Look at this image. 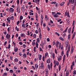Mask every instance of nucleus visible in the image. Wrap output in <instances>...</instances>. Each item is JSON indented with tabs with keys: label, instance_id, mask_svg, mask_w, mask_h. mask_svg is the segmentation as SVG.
Returning a JSON list of instances; mask_svg holds the SVG:
<instances>
[{
	"label": "nucleus",
	"instance_id": "f3484780",
	"mask_svg": "<svg viewBox=\"0 0 76 76\" xmlns=\"http://www.w3.org/2000/svg\"><path fill=\"white\" fill-rule=\"evenodd\" d=\"M68 29V27H67L66 28L65 30L63 32V33H65L66 32H67V31Z\"/></svg>",
	"mask_w": 76,
	"mask_h": 76
},
{
	"label": "nucleus",
	"instance_id": "bf43d9fd",
	"mask_svg": "<svg viewBox=\"0 0 76 76\" xmlns=\"http://www.w3.org/2000/svg\"><path fill=\"white\" fill-rule=\"evenodd\" d=\"M64 55V51H62L61 52V56H63Z\"/></svg>",
	"mask_w": 76,
	"mask_h": 76
},
{
	"label": "nucleus",
	"instance_id": "69168bd1",
	"mask_svg": "<svg viewBox=\"0 0 76 76\" xmlns=\"http://www.w3.org/2000/svg\"><path fill=\"white\" fill-rule=\"evenodd\" d=\"M45 19H48V18L47 17V15H45Z\"/></svg>",
	"mask_w": 76,
	"mask_h": 76
},
{
	"label": "nucleus",
	"instance_id": "c85d7f7f",
	"mask_svg": "<svg viewBox=\"0 0 76 76\" xmlns=\"http://www.w3.org/2000/svg\"><path fill=\"white\" fill-rule=\"evenodd\" d=\"M76 34V32H75L74 34H73L72 36V38H74V37H75V34Z\"/></svg>",
	"mask_w": 76,
	"mask_h": 76
},
{
	"label": "nucleus",
	"instance_id": "f03ea898",
	"mask_svg": "<svg viewBox=\"0 0 76 76\" xmlns=\"http://www.w3.org/2000/svg\"><path fill=\"white\" fill-rule=\"evenodd\" d=\"M41 66H40L39 67V69H42L44 70V69L45 66H44V64L43 63H41Z\"/></svg>",
	"mask_w": 76,
	"mask_h": 76
},
{
	"label": "nucleus",
	"instance_id": "864d4df0",
	"mask_svg": "<svg viewBox=\"0 0 76 76\" xmlns=\"http://www.w3.org/2000/svg\"><path fill=\"white\" fill-rule=\"evenodd\" d=\"M73 65H72L71 66V70H73Z\"/></svg>",
	"mask_w": 76,
	"mask_h": 76
},
{
	"label": "nucleus",
	"instance_id": "58836bf2",
	"mask_svg": "<svg viewBox=\"0 0 76 76\" xmlns=\"http://www.w3.org/2000/svg\"><path fill=\"white\" fill-rule=\"evenodd\" d=\"M3 75L4 76H7V73L6 72L4 73Z\"/></svg>",
	"mask_w": 76,
	"mask_h": 76
},
{
	"label": "nucleus",
	"instance_id": "c756f323",
	"mask_svg": "<svg viewBox=\"0 0 76 76\" xmlns=\"http://www.w3.org/2000/svg\"><path fill=\"white\" fill-rule=\"evenodd\" d=\"M23 57L24 58L26 57V53H24L23 55Z\"/></svg>",
	"mask_w": 76,
	"mask_h": 76
},
{
	"label": "nucleus",
	"instance_id": "4c0bfd02",
	"mask_svg": "<svg viewBox=\"0 0 76 76\" xmlns=\"http://www.w3.org/2000/svg\"><path fill=\"white\" fill-rule=\"evenodd\" d=\"M34 52H36V47H34Z\"/></svg>",
	"mask_w": 76,
	"mask_h": 76
},
{
	"label": "nucleus",
	"instance_id": "cd10ccee",
	"mask_svg": "<svg viewBox=\"0 0 76 76\" xmlns=\"http://www.w3.org/2000/svg\"><path fill=\"white\" fill-rule=\"evenodd\" d=\"M23 18V17L21 15L20 16V20H22Z\"/></svg>",
	"mask_w": 76,
	"mask_h": 76
},
{
	"label": "nucleus",
	"instance_id": "72a5a7b5",
	"mask_svg": "<svg viewBox=\"0 0 76 76\" xmlns=\"http://www.w3.org/2000/svg\"><path fill=\"white\" fill-rule=\"evenodd\" d=\"M61 69V65H59V71H60Z\"/></svg>",
	"mask_w": 76,
	"mask_h": 76
},
{
	"label": "nucleus",
	"instance_id": "a18cd8bd",
	"mask_svg": "<svg viewBox=\"0 0 76 76\" xmlns=\"http://www.w3.org/2000/svg\"><path fill=\"white\" fill-rule=\"evenodd\" d=\"M53 45H56V42L55 41L53 42Z\"/></svg>",
	"mask_w": 76,
	"mask_h": 76
},
{
	"label": "nucleus",
	"instance_id": "79ce46f5",
	"mask_svg": "<svg viewBox=\"0 0 76 76\" xmlns=\"http://www.w3.org/2000/svg\"><path fill=\"white\" fill-rule=\"evenodd\" d=\"M36 46L37 48H38V43H36Z\"/></svg>",
	"mask_w": 76,
	"mask_h": 76
},
{
	"label": "nucleus",
	"instance_id": "2eb2a0df",
	"mask_svg": "<svg viewBox=\"0 0 76 76\" xmlns=\"http://www.w3.org/2000/svg\"><path fill=\"white\" fill-rule=\"evenodd\" d=\"M35 67L36 69H38V64H35Z\"/></svg>",
	"mask_w": 76,
	"mask_h": 76
},
{
	"label": "nucleus",
	"instance_id": "7ed1b4c3",
	"mask_svg": "<svg viewBox=\"0 0 76 76\" xmlns=\"http://www.w3.org/2000/svg\"><path fill=\"white\" fill-rule=\"evenodd\" d=\"M50 54L51 55L52 58L53 59H54L55 58V54L54 53H53V52H51L50 53Z\"/></svg>",
	"mask_w": 76,
	"mask_h": 76
},
{
	"label": "nucleus",
	"instance_id": "37998d69",
	"mask_svg": "<svg viewBox=\"0 0 76 76\" xmlns=\"http://www.w3.org/2000/svg\"><path fill=\"white\" fill-rule=\"evenodd\" d=\"M56 1H52V2L51 3V4H56Z\"/></svg>",
	"mask_w": 76,
	"mask_h": 76
},
{
	"label": "nucleus",
	"instance_id": "09e8293b",
	"mask_svg": "<svg viewBox=\"0 0 76 76\" xmlns=\"http://www.w3.org/2000/svg\"><path fill=\"white\" fill-rule=\"evenodd\" d=\"M26 47V45L25 44H23V48H25Z\"/></svg>",
	"mask_w": 76,
	"mask_h": 76
},
{
	"label": "nucleus",
	"instance_id": "4468645a",
	"mask_svg": "<svg viewBox=\"0 0 76 76\" xmlns=\"http://www.w3.org/2000/svg\"><path fill=\"white\" fill-rule=\"evenodd\" d=\"M7 20L8 21V23H10V20H9V17H8L7 19Z\"/></svg>",
	"mask_w": 76,
	"mask_h": 76
},
{
	"label": "nucleus",
	"instance_id": "9d476101",
	"mask_svg": "<svg viewBox=\"0 0 76 76\" xmlns=\"http://www.w3.org/2000/svg\"><path fill=\"white\" fill-rule=\"evenodd\" d=\"M10 11L11 12H13V11H14V9L12 8H10Z\"/></svg>",
	"mask_w": 76,
	"mask_h": 76
},
{
	"label": "nucleus",
	"instance_id": "6ab92c4d",
	"mask_svg": "<svg viewBox=\"0 0 76 76\" xmlns=\"http://www.w3.org/2000/svg\"><path fill=\"white\" fill-rule=\"evenodd\" d=\"M14 61L15 62H16V63H18V59L17 58H15L14 59Z\"/></svg>",
	"mask_w": 76,
	"mask_h": 76
},
{
	"label": "nucleus",
	"instance_id": "f257e3e1",
	"mask_svg": "<svg viewBox=\"0 0 76 76\" xmlns=\"http://www.w3.org/2000/svg\"><path fill=\"white\" fill-rule=\"evenodd\" d=\"M60 45H61V43L59 42L58 41H56V47L58 48L59 47V48H60Z\"/></svg>",
	"mask_w": 76,
	"mask_h": 76
},
{
	"label": "nucleus",
	"instance_id": "e2e57ef3",
	"mask_svg": "<svg viewBox=\"0 0 76 76\" xmlns=\"http://www.w3.org/2000/svg\"><path fill=\"white\" fill-rule=\"evenodd\" d=\"M6 44H7V41H6L5 42L4 44V46H5L6 45Z\"/></svg>",
	"mask_w": 76,
	"mask_h": 76
},
{
	"label": "nucleus",
	"instance_id": "412c9836",
	"mask_svg": "<svg viewBox=\"0 0 76 76\" xmlns=\"http://www.w3.org/2000/svg\"><path fill=\"white\" fill-rule=\"evenodd\" d=\"M45 72H46V75L48 74V69H46L45 70Z\"/></svg>",
	"mask_w": 76,
	"mask_h": 76
},
{
	"label": "nucleus",
	"instance_id": "20e7f679",
	"mask_svg": "<svg viewBox=\"0 0 76 76\" xmlns=\"http://www.w3.org/2000/svg\"><path fill=\"white\" fill-rule=\"evenodd\" d=\"M39 32H40V35H39V37L40 38H41V36H42V35H41V28H39V29H38Z\"/></svg>",
	"mask_w": 76,
	"mask_h": 76
},
{
	"label": "nucleus",
	"instance_id": "a211bd4d",
	"mask_svg": "<svg viewBox=\"0 0 76 76\" xmlns=\"http://www.w3.org/2000/svg\"><path fill=\"white\" fill-rule=\"evenodd\" d=\"M47 63H50V60L48 59L47 60Z\"/></svg>",
	"mask_w": 76,
	"mask_h": 76
},
{
	"label": "nucleus",
	"instance_id": "ea45409f",
	"mask_svg": "<svg viewBox=\"0 0 76 76\" xmlns=\"http://www.w3.org/2000/svg\"><path fill=\"white\" fill-rule=\"evenodd\" d=\"M29 15H34V13H33L32 12L31 13V12H29Z\"/></svg>",
	"mask_w": 76,
	"mask_h": 76
},
{
	"label": "nucleus",
	"instance_id": "8fccbe9b",
	"mask_svg": "<svg viewBox=\"0 0 76 76\" xmlns=\"http://www.w3.org/2000/svg\"><path fill=\"white\" fill-rule=\"evenodd\" d=\"M22 10H24L25 9V7H21Z\"/></svg>",
	"mask_w": 76,
	"mask_h": 76
},
{
	"label": "nucleus",
	"instance_id": "5fc2aeb1",
	"mask_svg": "<svg viewBox=\"0 0 76 76\" xmlns=\"http://www.w3.org/2000/svg\"><path fill=\"white\" fill-rule=\"evenodd\" d=\"M19 44L20 45H22V42H19Z\"/></svg>",
	"mask_w": 76,
	"mask_h": 76
},
{
	"label": "nucleus",
	"instance_id": "680f3d73",
	"mask_svg": "<svg viewBox=\"0 0 76 76\" xmlns=\"http://www.w3.org/2000/svg\"><path fill=\"white\" fill-rule=\"evenodd\" d=\"M3 26H6V24H5V23H3L2 24Z\"/></svg>",
	"mask_w": 76,
	"mask_h": 76
},
{
	"label": "nucleus",
	"instance_id": "4d7b16f0",
	"mask_svg": "<svg viewBox=\"0 0 76 76\" xmlns=\"http://www.w3.org/2000/svg\"><path fill=\"white\" fill-rule=\"evenodd\" d=\"M20 22L19 21H17V25H19V23Z\"/></svg>",
	"mask_w": 76,
	"mask_h": 76
},
{
	"label": "nucleus",
	"instance_id": "b1692460",
	"mask_svg": "<svg viewBox=\"0 0 76 76\" xmlns=\"http://www.w3.org/2000/svg\"><path fill=\"white\" fill-rule=\"evenodd\" d=\"M73 75H76V71L75 70L73 71Z\"/></svg>",
	"mask_w": 76,
	"mask_h": 76
},
{
	"label": "nucleus",
	"instance_id": "bb28decb",
	"mask_svg": "<svg viewBox=\"0 0 76 76\" xmlns=\"http://www.w3.org/2000/svg\"><path fill=\"white\" fill-rule=\"evenodd\" d=\"M10 72L11 73H13V71L12 69H10Z\"/></svg>",
	"mask_w": 76,
	"mask_h": 76
},
{
	"label": "nucleus",
	"instance_id": "e433bc0d",
	"mask_svg": "<svg viewBox=\"0 0 76 76\" xmlns=\"http://www.w3.org/2000/svg\"><path fill=\"white\" fill-rule=\"evenodd\" d=\"M67 17H69V18H70V15H69V12L67 13Z\"/></svg>",
	"mask_w": 76,
	"mask_h": 76
},
{
	"label": "nucleus",
	"instance_id": "dca6fc26",
	"mask_svg": "<svg viewBox=\"0 0 76 76\" xmlns=\"http://www.w3.org/2000/svg\"><path fill=\"white\" fill-rule=\"evenodd\" d=\"M21 37H25V34H24L22 33L21 34Z\"/></svg>",
	"mask_w": 76,
	"mask_h": 76
},
{
	"label": "nucleus",
	"instance_id": "39448f33",
	"mask_svg": "<svg viewBox=\"0 0 76 76\" xmlns=\"http://www.w3.org/2000/svg\"><path fill=\"white\" fill-rule=\"evenodd\" d=\"M38 57L40 61V60H41V59L42 58V55H40L39 54V55L38 56Z\"/></svg>",
	"mask_w": 76,
	"mask_h": 76
},
{
	"label": "nucleus",
	"instance_id": "473e14b6",
	"mask_svg": "<svg viewBox=\"0 0 76 76\" xmlns=\"http://www.w3.org/2000/svg\"><path fill=\"white\" fill-rule=\"evenodd\" d=\"M45 56H43L42 57V60L43 61H45Z\"/></svg>",
	"mask_w": 76,
	"mask_h": 76
},
{
	"label": "nucleus",
	"instance_id": "49530a36",
	"mask_svg": "<svg viewBox=\"0 0 76 76\" xmlns=\"http://www.w3.org/2000/svg\"><path fill=\"white\" fill-rule=\"evenodd\" d=\"M32 44L33 45H35V42H32Z\"/></svg>",
	"mask_w": 76,
	"mask_h": 76
},
{
	"label": "nucleus",
	"instance_id": "13d9d810",
	"mask_svg": "<svg viewBox=\"0 0 76 76\" xmlns=\"http://www.w3.org/2000/svg\"><path fill=\"white\" fill-rule=\"evenodd\" d=\"M55 34L56 35H57L58 36H59V35H60V34H59L57 32H55Z\"/></svg>",
	"mask_w": 76,
	"mask_h": 76
},
{
	"label": "nucleus",
	"instance_id": "f8f14e48",
	"mask_svg": "<svg viewBox=\"0 0 76 76\" xmlns=\"http://www.w3.org/2000/svg\"><path fill=\"white\" fill-rule=\"evenodd\" d=\"M8 38H10V35H9V34H7V35L6 36L7 38H8Z\"/></svg>",
	"mask_w": 76,
	"mask_h": 76
},
{
	"label": "nucleus",
	"instance_id": "a19ab883",
	"mask_svg": "<svg viewBox=\"0 0 76 76\" xmlns=\"http://www.w3.org/2000/svg\"><path fill=\"white\" fill-rule=\"evenodd\" d=\"M47 56H48V52H46L45 54V57H47Z\"/></svg>",
	"mask_w": 76,
	"mask_h": 76
},
{
	"label": "nucleus",
	"instance_id": "9b49d317",
	"mask_svg": "<svg viewBox=\"0 0 76 76\" xmlns=\"http://www.w3.org/2000/svg\"><path fill=\"white\" fill-rule=\"evenodd\" d=\"M73 46H72L71 51V54H73Z\"/></svg>",
	"mask_w": 76,
	"mask_h": 76
},
{
	"label": "nucleus",
	"instance_id": "4be33fe9",
	"mask_svg": "<svg viewBox=\"0 0 76 76\" xmlns=\"http://www.w3.org/2000/svg\"><path fill=\"white\" fill-rule=\"evenodd\" d=\"M48 67L49 70H50V69H51V66H50V65H48Z\"/></svg>",
	"mask_w": 76,
	"mask_h": 76
},
{
	"label": "nucleus",
	"instance_id": "423d86ee",
	"mask_svg": "<svg viewBox=\"0 0 76 76\" xmlns=\"http://www.w3.org/2000/svg\"><path fill=\"white\" fill-rule=\"evenodd\" d=\"M62 58V56H60L58 58V61H61Z\"/></svg>",
	"mask_w": 76,
	"mask_h": 76
},
{
	"label": "nucleus",
	"instance_id": "5701e85b",
	"mask_svg": "<svg viewBox=\"0 0 76 76\" xmlns=\"http://www.w3.org/2000/svg\"><path fill=\"white\" fill-rule=\"evenodd\" d=\"M55 53H56V54H58V52H57V50L56 49H55Z\"/></svg>",
	"mask_w": 76,
	"mask_h": 76
},
{
	"label": "nucleus",
	"instance_id": "a878e982",
	"mask_svg": "<svg viewBox=\"0 0 76 76\" xmlns=\"http://www.w3.org/2000/svg\"><path fill=\"white\" fill-rule=\"evenodd\" d=\"M71 31V28H69L68 30V32L69 34L70 32Z\"/></svg>",
	"mask_w": 76,
	"mask_h": 76
},
{
	"label": "nucleus",
	"instance_id": "2f4dec72",
	"mask_svg": "<svg viewBox=\"0 0 76 76\" xmlns=\"http://www.w3.org/2000/svg\"><path fill=\"white\" fill-rule=\"evenodd\" d=\"M25 26H26V25L24 23H23V25L22 26H23V28H25Z\"/></svg>",
	"mask_w": 76,
	"mask_h": 76
},
{
	"label": "nucleus",
	"instance_id": "7c9ffc66",
	"mask_svg": "<svg viewBox=\"0 0 76 76\" xmlns=\"http://www.w3.org/2000/svg\"><path fill=\"white\" fill-rule=\"evenodd\" d=\"M65 60V55H64V57L63 58V62L64 63V61Z\"/></svg>",
	"mask_w": 76,
	"mask_h": 76
},
{
	"label": "nucleus",
	"instance_id": "de8ad7c7",
	"mask_svg": "<svg viewBox=\"0 0 76 76\" xmlns=\"http://www.w3.org/2000/svg\"><path fill=\"white\" fill-rule=\"evenodd\" d=\"M75 61H73L72 64V65L73 66H75Z\"/></svg>",
	"mask_w": 76,
	"mask_h": 76
},
{
	"label": "nucleus",
	"instance_id": "774afa93",
	"mask_svg": "<svg viewBox=\"0 0 76 76\" xmlns=\"http://www.w3.org/2000/svg\"><path fill=\"white\" fill-rule=\"evenodd\" d=\"M76 0L75 1V3L74 4V6H76Z\"/></svg>",
	"mask_w": 76,
	"mask_h": 76
},
{
	"label": "nucleus",
	"instance_id": "f704fd0d",
	"mask_svg": "<svg viewBox=\"0 0 76 76\" xmlns=\"http://www.w3.org/2000/svg\"><path fill=\"white\" fill-rule=\"evenodd\" d=\"M54 18H58V15L57 14H55L54 15Z\"/></svg>",
	"mask_w": 76,
	"mask_h": 76
},
{
	"label": "nucleus",
	"instance_id": "1a4fd4ad",
	"mask_svg": "<svg viewBox=\"0 0 76 76\" xmlns=\"http://www.w3.org/2000/svg\"><path fill=\"white\" fill-rule=\"evenodd\" d=\"M18 50V48L16 47H14V51L15 53L17 52Z\"/></svg>",
	"mask_w": 76,
	"mask_h": 76
},
{
	"label": "nucleus",
	"instance_id": "c9c22d12",
	"mask_svg": "<svg viewBox=\"0 0 76 76\" xmlns=\"http://www.w3.org/2000/svg\"><path fill=\"white\" fill-rule=\"evenodd\" d=\"M65 44V45H69V42H68V41H66V42Z\"/></svg>",
	"mask_w": 76,
	"mask_h": 76
},
{
	"label": "nucleus",
	"instance_id": "0eeeda50",
	"mask_svg": "<svg viewBox=\"0 0 76 76\" xmlns=\"http://www.w3.org/2000/svg\"><path fill=\"white\" fill-rule=\"evenodd\" d=\"M54 63V64H56L57 66H58L59 65V62H58V61H55Z\"/></svg>",
	"mask_w": 76,
	"mask_h": 76
},
{
	"label": "nucleus",
	"instance_id": "aec40b11",
	"mask_svg": "<svg viewBox=\"0 0 76 76\" xmlns=\"http://www.w3.org/2000/svg\"><path fill=\"white\" fill-rule=\"evenodd\" d=\"M65 3V2H62L60 4V6H63V5H64V4Z\"/></svg>",
	"mask_w": 76,
	"mask_h": 76
},
{
	"label": "nucleus",
	"instance_id": "603ef678",
	"mask_svg": "<svg viewBox=\"0 0 76 76\" xmlns=\"http://www.w3.org/2000/svg\"><path fill=\"white\" fill-rule=\"evenodd\" d=\"M66 33L64 34L63 35V38H64V37H65V36H66Z\"/></svg>",
	"mask_w": 76,
	"mask_h": 76
},
{
	"label": "nucleus",
	"instance_id": "ddd939ff",
	"mask_svg": "<svg viewBox=\"0 0 76 76\" xmlns=\"http://www.w3.org/2000/svg\"><path fill=\"white\" fill-rule=\"evenodd\" d=\"M69 72L67 70L66 72V76H69Z\"/></svg>",
	"mask_w": 76,
	"mask_h": 76
},
{
	"label": "nucleus",
	"instance_id": "3c124183",
	"mask_svg": "<svg viewBox=\"0 0 76 76\" xmlns=\"http://www.w3.org/2000/svg\"><path fill=\"white\" fill-rule=\"evenodd\" d=\"M75 3V0H73L72 1V2H71V3H72V4H74Z\"/></svg>",
	"mask_w": 76,
	"mask_h": 76
},
{
	"label": "nucleus",
	"instance_id": "0e129e2a",
	"mask_svg": "<svg viewBox=\"0 0 76 76\" xmlns=\"http://www.w3.org/2000/svg\"><path fill=\"white\" fill-rule=\"evenodd\" d=\"M48 47L49 48H51V45H48Z\"/></svg>",
	"mask_w": 76,
	"mask_h": 76
},
{
	"label": "nucleus",
	"instance_id": "338daca9",
	"mask_svg": "<svg viewBox=\"0 0 76 76\" xmlns=\"http://www.w3.org/2000/svg\"><path fill=\"white\" fill-rule=\"evenodd\" d=\"M74 25H75V21H73V23H72L73 26H74Z\"/></svg>",
	"mask_w": 76,
	"mask_h": 76
},
{
	"label": "nucleus",
	"instance_id": "393cba45",
	"mask_svg": "<svg viewBox=\"0 0 76 76\" xmlns=\"http://www.w3.org/2000/svg\"><path fill=\"white\" fill-rule=\"evenodd\" d=\"M39 51L41 52H43V50H42V48H39Z\"/></svg>",
	"mask_w": 76,
	"mask_h": 76
},
{
	"label": "nucleus",
	"instance_id": "052dcab7",
	"mask_svg": "<svg viewBox=\"0 0 76 76\" xmlns=\"http://www.w3.org/2000/svg\"><path fill=\"white\" fill-rule=\"evenodd\" d=\"M11 19L12 20L14 19V18H13V16H12L11 17Z\"/></svg>",
	"mask_w": 76,
	"mask_h": 76
},
{
	"label": "nucleus",
	"instance_id": "6e6552de",
	"mask_svg": "<svg viewBox=\"0 0 76 76\" xmlns=\"http://www.w3.org/2000/svg\"><path fill=\"white\" fill-rule=\"evenodd\" d=\"M70 46H68V50L66 51V53H69L70 52Z\"/></svg>",
	"mask_w": 76,
	"mask_h": 76
},
{
	"label": "nucleus",
	"instance_id": "6e6d98bb",
	"mask_svg": "<svg viewBox=\"0 0 76 76\" xmlns=\"http://www.w3.org/2000/svg\"><path fill=\"white\" fill-rule=\"evenodd\" d=\"M10 46H11L9 44V45H8V49H10Z\"/></svg>",
	"mask_w": 76,
	"mask_h": 76
},
{
	"label": "nucleus",
	"instance_id": "c03bdc74",
	"mask_svg": "<svg viewBox=\"0 0 76 76\" xmlns=\"http://www.w3.org/2000/svg\"><path fill=\"white\" fill-rule=\"evenodd\" d=\"M39 39L38 38H37V43H39Z\"/></svg>",
	"mask_w": 76,
	"mask_h": 76
}]
</instances>
